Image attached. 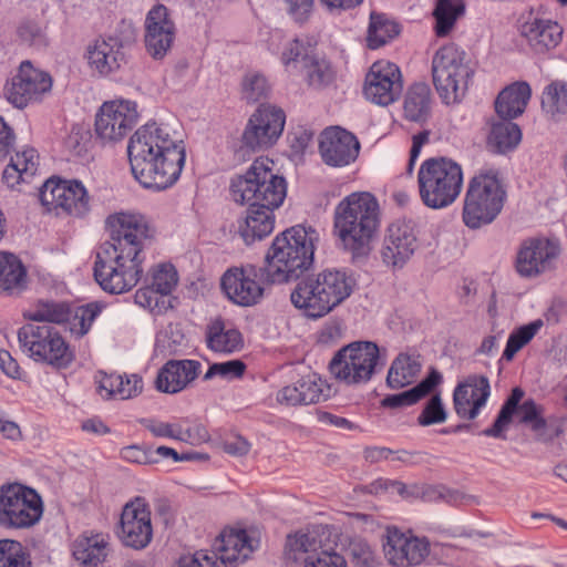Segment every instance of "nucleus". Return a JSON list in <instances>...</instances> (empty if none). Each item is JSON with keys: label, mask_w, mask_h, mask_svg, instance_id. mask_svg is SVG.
<instances>
[{"label": "nucleus", "mask_w": 567, "mask_h": 567, "mask_svg": "<svg viewBox=\"0 0 567 567\" xmlns=\"http://www.w3.org/2000/svg\"><path fill=\"white\" fill-rule=\"evenodd\" d=\"M111 240L96 254L94 278L100 287L118 295L134 288L143 274V250L152 244L154 229L141 214L117 213L107 218Z\"/></svg>", "instance_id": "nucleus-1"}, {"label": "nucleus", "mask_w": 567, "mask_h": 567, "mask_svg": "<svg viewBox=\"0 0 567 567\" xmlns=\"http://www.w3.org/2000/svg\"><path fill=\"white\" fill-rule=\"evenodd\" d=\"M127 154L135 179L145 188L163 190L176 183L184 163L183 143L156 123L140 127L130 138Z\"/></svg>", "instance_id": "nucleus-2"}, {"label": "nucleus", "mask_w": 567, "mask_h": 567, "mask_svg": "<svg viewBox=\"0 0 567 567\" xmlns=\"http://www.w3.org/2000/svg\"><path fill=\"white\" fill-rule=\"evenodd\" d=\"M380 227V206L369 192H354L334 208L333 230L352 259L367 258Z\"/></svg>", "instance_id": "nucleus-3"}, {"label": "nucleus", "mask_w": 567, "mask_h": 567, "mask_svg": "<svg viewBox=\"0 0 567 567\" xmlns=\"http://www.w3.org/2000/svg\"><path fill=\"white\" fill-rule=\"evenodd\" d=\"M319 235L312 227L293 226L278 235L266 257V276L271 284L297 280L313 262Z\"/></svg>", "instance_id": "nucleus-4"}, {"label": "nucleus", "mask_w": 567, "mask_h": 567, "mask_svg": "<svg viewBox=\"0 0 567 567\" xmlns=\"http://www.w3.org/2000/svg\"><path fill=\"white\" fill-rule=\"evenodd\" d=\"M354 278L344 270L328 268L299 281L291 291L292 305L312 319L322 318L353 292Z\"/></svg>", "instance_id": "nucleus-5"}, {"label": "nucleus", "mask_w": 567, "mask_h": 567, "mask_svg": "<svg viewBox=\"0 0 567 567\" xmlns=\"http://www.w3.org/2000/svg\"><path fill=\"white\" fill-rule=\"evenodd\" d=\"M272 162L257 158L244 175L231 181L230 193L236 203L252 207L278 208L287 194L284 177L272 172Z\"/></svg>", "instance_id": "nucleus-6"}, {"label": "nucleus", "mask_w": 567, "mask_h": 567, "mask_svg": "<svg viewBox=\"0 0 567 567\" xmlns=\"http://www.w3.org/2000/svg\"><path fill=\"white\" fill-rule=\"evenodd\" d=\"M507 193L498 174L493 171L473 176L464 197L462 219L470 229L492 224L501 214Z\"/></svg>", "instance_id": "nucleus-7"}, {"label": "nucleus", "mask_w": 567, "mask_h": 567, "mask_svg": "<svg viewBox=\"0 0 567 567\" xmlns=\"http://www.w3.org/2000/svg\"><path fill=\"white\" fill-rule=\"evenodd\" d=\"M420 197L425 206L440 209L453 204L463 188V171L447 157L424 161L417 173Z\"/></svg>", "instance_id": "nucleus-8"}, {"label": "nucleus", "mask_w": 567, "mask_h": 567, "mask_svg": "<svg viewBox=\"0 0 567 567\" xmlns=\"http://www.w3.org/2000/svg\"><path fill=\"white\" fill-rule=\"evenodd\" d=\"M474 73L467 53L455 43L441 47L433 55V84L445 104L462 101Z\"/></svg>", "instance_id": "nucleus-9"}, {"label": "nucleus", "mask_w": 567, "mask_h": 567, "mask_svg": "<svg viewBox=\"0 0 567 567\" xmlns=\"http://www.w3.org/2000/svg\"><path fill=\"white\" fill-rule=\"evenodd\" d=\"M18 339L23 350L37 362L64 369L74 359L68 343L50 324H25L19 329Z\"/></svg>", "instance_id": "nucleus-10"}, {"label": "nucleus", "mask_w": 567, "mask_h": 567, "mask_svg": "<svg viewBox=\"0 0 567 567\" xmlns=\"http://www.w3.org/2000/svg\"><path fill=\"white\" fill-rule=\"evenodd\" d=\"M379 360V348L374 342L357 341L341 348L329 364L331 374L348 384L368 382Z\"/></svg>", "instance_id": "nucleus-11"}, {"label": "nucleus", "mask_w": 567, "mask_h": 567, "mask_svg": "<svg viewBox=\"0 0 567 567\" xmlns=\"http://www.w3.org/2000/svg\"><path fill=\"white\" fill-rule=\"evenodd\" d=\"M43 513L40 495L21 484L0 487V525L7 528H28L39 522Z\"/></svg>", "instance_id": "nucleus-12"}, {"label": "nucleus", "mask_w": 567, "mask_h": 567, "mask_svg": "<svg viewBox=\"0 0 567 567\" xmlns=\"http://www.w3.org/2000/svg\"><path fill=\"white\" fill-rule=\"evenodd\" d=\"M329 536L326 529L289 535L287 555L300 567H348L346 558L323 543Z\"/></svg>", "instance_id": "nucleus-13"}, {"label": "nucleus", "mask_w": 567, "mask_h": 567, "mask_svg": "<svg viewBox=\"0 0 567 567\" xmlns=\"http://www.w3.org/2000/svg\"><path fill=\"white\" fill-rule=\"evenodd\" d=\"M272 285L265 267L247 265L227 270L221 278V288L236 305L250 307L264 296V285Z\"/></svg>", "instance_id": "nucleus-14"}, {"label": "nucleus", "mask_w": 567, "mask_h": 567, "mask_svg": "<svg viewBox=\"0 0 567 567\" xmlns=\"http://www.w3.org/2000/svg\"><path fill=\"white\" fill-rule=\"evenodd\" d=\"M39 198L48 210L61 208L75 217H83L90 210L87 192L78 181L51 177L40 188Z\"/></svg>", "instance_id": "nucleus-15"}, {"label": "nucleus", "mask_w": 567, "mask_h": 567, "mask_svg": "<svg viewBox=\"0 0 567 567\" xmlns=\"http://www.w3.org/2000/svg\"><path fill=\"white\" fill-rule=\"evenodd\" d=\"M402 91L401 71L394 63L377 61L371 65L363 87L367 100L388 106L400 99Z\"/></svg>", "instance_id": "nucleus-16"}, {"label": "nucleus", "mask_w": 567, "mask_h": 567, "mask_svg": "<svg viewBox=\"0 0 567 567\" xmlns=\"http://www.w3.org/2000/svg\"><path fill=\"white\" fill-rule=\"evenodd\" d=\"M136 104L131 101L105 102L95 118V133L103 142H117L125 137L137 121Z\"/></svg>", "instance_id": "nucleus-17"}, {"label": "nucleus", "mask_w": 567, "mask_h": 567, "mask_svg": "<svg viewBox=\"0 0 567 567\" xmlns=\"http://www.w3.org/2000/svg\"><path fill=\"white\" fill-rule=\"evenodd\" d=\"M52 80L49 74L34 69L30 62H22L16 75L7 82L3 94L9 103L23 109L51 90Z\"/></svg>", "instance_id": "nucleus-18"}, {"label": "nucleus", "mask_w": 567, "mask_h": 567, "mask_svg": "<svg viewBox=\"0 0 567 567\" xmlns=\"http://www.w3.org/2000/svg\"><path fill=\"white\" fill-rule=\"evenodd\" d=\"M285 113L275 106H262L250 117L244 134L243 148L258 151L271 146L281 135Z\"/></svg>", "instance_id": "nucleus-19"}, {"label": "nucleus", "mask_w": 567, "mask_h": 567, "mask_svg": "<svg viewBox=\"0 0 567 567\" xmlns=\"http://www.w3.org/2000/svg\"><path fill=\"white\" fill-rule=\"evenodd\" d=\"M117 534L125 546L134 549H143L151 543V512L143 498L137 497L124 506Z\"/></svg>", "instance_id": "nucleus-20"}, {"label": "nucleus", "mask_w": 567, "mask_h": 567, "mask_svg": "<svg viewBox=\"0 0 567 567\" xmlns=\"http://www.w3.org/2000/svg\"><path fill=\"white\" fill-rule=\"evenodd\" d=\"M176 28L168 9L154 6L145 19V48L155 60H162L171 51L175 41Z\"/></svg>", "instance_id": "nucleus-21"}, {"label": "nucleus", "mask_w": 567, "mask_h": 567, "mask_svg": "<svg viewBox=\"0 0 567 567\" xmlns=\"http://www.w3.org/2000/svg\"><path fill=\"white\" fill-rule=\"evenodd\" d=\"M430 554V543L398 529H389L384 555L393 567L420 566Z\"/></svg>", "instance_id": "nucleus-22"}, {"label": "nucleus", "mask_w": 567, "mask_h": 567, "mask_svg": "<svg viewBox=\"0 0 567 567\" xmlns=\"http://www.w3.org/2000/svg\"><path fill=\"white\" fill-rule=\"evenodd\" d=\"M414 228L405 221L392 223L384 235L381 258L392 268H402L417 249Z\"/></svg>", "instance_id": "nucleus-23"}, {"label": "nucleus", "mask_w": 567, "mask_h": 567, "mask_svg": "<svg viewBox=\"0 0 567 567\" xmlns=\"http://www.w3.org/2000/svg\"><path fill=\"white\" fill-rule=\"evenodd\" d=\"M358 138L340 126L326 128L321 133L319 152L322 161L332 167H343L354 162L359 155Z\"/></svg>", "instance_id": "nucleus-24"}, {"label": "nucleus", "mask_w": 567, "mask_h": 567, "mask_svg": "<svg viewBox=\"0 0 567 567\" xmlns=\"http://www.w3.org/2000/svg\"><path fill=\"white\" fill-rule=\"evenodd\" d=\"M259 545L260 534L257 530L229 528L221 532L214 547L226 567H235L247 560Z\"/></svg>", "instance_id": "nucleus-25"}, {"label": "nucleus", "mask_w": 567, "mask_h": 567, "mask_svg": "<svg viewBox=\"0 0 567 567\" xmlns=\"http://www.w3.org/2000/svg\"><path fill=\"white\" fill-rule=\"evenodd\" d=\"M558 254V246L549 239H526L517 254V272L523 277H534L543 274L550 268Z\"/></svg>", "instance_id": "nucleus-26"}, {"label": "nucleus", "mask_w": 567, "mask_h": 567, "mask_svg": "<svg viewBox=\"0 0 567 567\" xmlns=\"http://www.w3.org/2000/svg\"><path fill=\"white\" fill-rule=\"evenodd\" d=\"M518 30L529 48L537 53L556 48L561 41L564 31L558 22L533 14L519 22Z\"/></svg>", "instance_id": "nucleus-27"}, {"label": "nucleus", "mask_w": 567, "mask_h": 567, "mask_svg": "<svg viewBox=\"0 0 567 567\" xmlns=\"http://www.w3.org/2000/svg\"><path fill=\"white\" fill-rule=\"evenodd\" d=\"M86 56L91 69L101 75L117 71L125 62L123 43L117 38H99L87 45Z\"/></svg>", "instance_id": "nucleus-28"}, {"label": "nucleus", "mask_w": 567, "mask_h": 567, "mask_svg": "<svg viewBox=\"0 0 567 567\" xmlns=\"http://www.w3.org/2000/svg\"><path fill=\"white\" fill-rule=\"evenodd\" d=\"M199 368L195 360H169L158 371L155 388L163 393L181 392L196 379Z\"/></svg>", "instance_id": "nucleus-29"}, {"label": "nucleus", "mask_w": 567, "mask_h": 567, "mask_svg": "<svg viewBox=\"0 0 567 567\" xmlns=\"http://www.w3.org/2000/svg\"><path fill=\"white\" fill-rule=\"evenodd\" d=\"M39 155L32 147H22L10 156V163L2 173V182L9 188H16L21 183H29L35 175Z\"/></svg>", "instance_id": "nucleus-30"}, {"label": "nucleus", "mask_w": 567, "mask_h": 567, "mask_svg": "<svg viewBox=\"0 0 567 567\" xmlns=\"http://www.w3.org/2000/svg\"><path fill=\"white\" fill-rule=\"evenodd\" d=\"M532 90L526 82H516L505 87L495 101V111L502 120H512L524 113Z\"/></svg>", "instance_id": "nucleus-31"}, {"label": "nucleus", "mask_w": 567, "mask_h": 567, "mask_svg": "<svg viewBox=\"0 0 567 567\" xmlns=\"http://www.w3.org/2000/svg\"><path fill=\"white\" fill-rule=\"evenodd\" d=\"M206 343L214 352L234 353L243 349L244 339L239 330L227 328L226 323L218 318L207 326Z\"/></svg>", "instance_id": "nucleus-32"}, {"label": "nucleus", "mask_w": 567, "mask_h": 567, "mask_svg": "<svg viewBox=\"0 0 567 567\" xmlns=\"http://www.w3.org/2000/svg\"><path fill=\"white\" fill-rule=\"evenodd\" d=\"M274 210L249 206L246 218L239 225V234L247 245L268 236L275 225Z\"/></svg>", "instance_id": "nucleus-33"}, {"label": "nucleus", "mask_w": 567, "mask_h": 567, "mask_svg": "<svg viewBox=\"0 0 567 567\" xmlns=\"http://www.w3.org/2000/svg\"><path fill=\"white\" fill-rule=\"evenodd\" d=\"M99 391L104 398L116 396L121 400L137 396L143 390V380L138 374H104L99 381Z\"/></svg>", "instance_id": "nucleus-34"}, {"label": "nucleus", "mask_w": 567, "mask_h": 567, "mask_svg": "<svg viewBox=\"0 0 567 567\" xmlns=\"http://www.w3.org/2000/svg\"><path fill=\"white\" fill-rule=\"evenodd\" d=\"M27 286V270L11 252L0 251V292L16 295Z\"/></svg>", "instance_id": "nucleus-35"}, {"label": "nucleus", "mask_w": 567, "mask_h": 567, "mask_svg": "<svg viewBox=\"0 0 567 567\" xmlns=\"http://www.w3.org/2000/svg\"><path fill=\"white\" fill-rule=\"evenodd\" d=\"M441 382L442 374L437 370L432 369L427 377L414 388L398 394L384 396L381 401V406L398 409L413 405L430 394Z\"/></svg>", "instance_id": "nucleus-36"}, {"label": "nucleus", "mask_w": 567, "mask_h": 567, "mask_svg": "<svg viewBox=\"0 0 567 567\" xmlns=\"http://www.w3.org/2000/svg\"><path fill=\"white\" fill-rule=\"evenodd\" d=\"M419 355L400 353L391 363L386 375V385L393 390L412 384L421 372Z\"/></svg>", "instance_id": "nucleus-37"}, {"label": "nucleus", "mask_w": 567, "mask_h": 567, "mask_svg": "<svg viewBox=\"0 0 567 567\" xmlns=\"http://www.w3.org/2000/svg\"><path fill=\"white\" fill-rule=\"evenodd\" d=\"M478 382L482 384L480 390L483 392L475 402H473V399L471 398V383L467 382V378L464 380V382L458 383L454 390V410L456 414L462 419L474 420L478 415L481 409L486 404L488 399L486 382L485 380H478Z\"/></svg>", "instance_id": "nucleus-38"}, {"label": "nucleus", "mask_w": 567, "mask_h": 567, "mask_svg": "<svg viewBox=\"0 0 567 567\" xmlns=\"http://www.w3.org/2000/svg\"><path fill=\"white\" fill-rule=\"evenodd\" d=\"M73 556L85 566H97L107 556V542L103 535L81 536L73 544Z\"/></svg>", "instance_id": "nucleus-39"}, {"label": "nucleus", "mask_w": 567, "mask_h": 567, "mask_svg": "<svg viewBox=\"0 0 567 567\" xmlns=\"http://www.w3.org/2000/svg\"><path fill=\"white\" fill-rule=\"evenodd\" d=\"M522 140V132L517 124L509 120L492 123L487 144L495 153L504 154L514 150Z\"/></svg>", "instance_id": "nucleus-40"}, {"label": "nucleus", "mask_w": 567, "mask_h": 567, "mask_svg": "<svg viewBox=\"0 0 567 567\" xmlns=\"http://www.w3.org/2000/svg\"><path fill=\"white\" fill-rule=\"evenodd\" d=\"M431 113V89L426 83H415L406 92L404 114L406 118L425 121Z\"/></svg>", "instance_id": "nucleus-41"}, {"label": "nucleus", "mask_w": 567, "mask_h": 567, "mask_svg": "<svg viewBox=\"0 0 567 567\" xmlns=\"http://www.w3.org/2000/svg\"><path fill=\"white\" fill-rule=\"evenodd\" d=\"M542 109L553 121H560L567 114V82L553 81L542 95Z\"/></svg>", "instance_id": "nucleus-42"}, {"label": "nucleus", "mask_w": 567, "mask_h": 567, "mask_svg": "<svg viewBox=\"0 0 567 567\" xmlns=\"http://www.w3.org/2000/svg\"><path fill=\"white\" fill-rule=\"evenodd\" d=\"M464 11L465 3L463 0H437L433 11L436 21V35H447L454 28L456 20L463 16Z\"/></svg>", "instance_id": "nucleus-43"}, {"label": "nucleus", "mask_w": 567, "mask_h": 567, "mask_svg": "<svg viewBox=\"0 0 567 567\" xmlns=\"http://www.w3.org/2000/svg\"><path fill=\"white\" fill-rule=\"evenodd\" d=\"M523 396L524 391L520 388H514L511 395L502 405L493 425L488 429H485L482 434L489 437L506 439L504 432L509 426L516 410L520 406L519 402Z\"/></svg>", "instance_id": "nucleus-44"}, {"label": "nucleus", "mask_w": 567, "mask_h": 567, "mask_svg": "<svg viewBox=\"0 0 567 567\" xmlns=\"http://www.w3.org/2000/svg\"><path fill=\"white\" fill-rule=\"evenodd\" d=\"M300 72L305 74L308 84L315 87H322L333 79L330 63L310 53L302 55Z\"/></svg>", "instance_id": "nucleus-45"}, {"label": "nucleus", "mask_w": 567, "mask_h": 567, "mask_svg": "<svg viewBox=\"0 0 567 567\" xmlns=\"http://www.w3.org/2000/svg\"><path fill=\"white\" fill-rule=\"evenodd\" d=\"M515 414L517 415L519 423L530 426L533 431L538 433L540 436H544L545 439H553L554 436H558L561 432L559 426H556L549 434H545V430L549 427L542 416L540 406L537 405L536 402L532 399L524 401L516 410Z\"/></svg>", "instance_id": "nucleus-46"}, {"label": "nucleus", "mask_w": 567, "mask_h": 567, "mask_svg": "<svg viewBox=\"0 0 567 567\" xmlns=\"http://www.w3.org/2000/svg\"><path fill=\"white\" fill-rule=\"evenodd\" d=\"M399 33L400 28L395 22L386 20L383 16L371 13L367 38L370 49L374 50L384 45Z\"/></svg>", "instance_id": "nucleus-47"}, {"label": "nucleus", "mask_w": 567, "mask_h": 567, "mask_svg": "<svg viewBox=\"0 0 567 567\" xmlns=\"http://www.w3.org/2000/svg\"><path fill=\"white\" fill-rule=\"evenodd\" d=\"M543 327L544 321L542 319H536L515 329L508 337L506 348L503 352V359L512 361L515 354L529 343Z\"/></svg>", "instance_id": "nucleus-48"}, {"label": "nucleus", "mask_w": 567, "mask_h": 567, "mask_svg": "<svg viewBox=\"0 0 567 567\" xmlns=\"http://www.w3.org/2000/svg\"><path fill=\"white\" fill-rule=\"evenodd\" d=\"M303 404H313L330 396V386L317 374H308L297 381Z\"/></svg>", "instance_id": "nucleus-49"}, {"label": "nucleus", "mask_w": 567, "mask_h": 567, "mask_svg": "<svg viewBox=\"0 0 567 567\" xmlns=\"http://www.w3.org/2000/svg\"><path fill=\"white\" fill-rule=\"evenodd\" d=\"M29 554L23 545L13 539H0V567H30Z\"/></svg>", "instance_id": "nucleus-50"}, {"label": "nucleus", "mask_w": 567, "mask_h": 567, "mask_svg": "<svg viewBox=\"0 0 567 567\" xmlns=\"http://www.w3.org/2000/svg\"><path fill=\"white\" fill-rule=\"evenodd\" d=\"M270 85L266 76L257 71L247 72L241 81L243 99L247 102L255 103L267 97Z\"/></svg>", "instance_id": "nucleus-51"}, {"label": "nucleus", "mask_w": 567, "mask_h": 567, "mask_svg": "<svg viewBox=\"0 0 567 567\" xmlns=\"http://www.w3.org/2000/svg\"><path fill=\"white\" fill-rule=\"evenodd\" d=\"M70 309L64 303L41 302L30 312L29 319L38 322L62 323L69 320Z\"/></svg>", "instance_id": "nucleus-52"}, {"label": "nucleus", "mask_w": 567, "mask_h": 567, "mask_svg": "<svg viewBox=\"0 0 567 567\" xmlns=\"http://www.w3.org/2000/svg\"><path fill=\"white\" fill-rule=\"evenodd\" d=\"M178 281L175 268L169 264L159 265L152 275L151 287L161 296L169 295Z\"/></svg>", "instance_id": "nucleus-53"}, {"label": "nucleus", "mask_w": 567, "mask_h": 567, "mask_svg": "<svg viewBox=\"0 0 567 567\" xmlns=\"http://www.w3.org/2000/svg\"><path fill=\"white\" fill-rule=\"evenodd\" d=\"M106 310V306L102 302H90L81 306L74 313V326H80L78 331L79 336H84L89 332L93 321Z\"/></svg>", "instance_id": "nucleus-54"}, {"label": "nucleus", "mask_w": 567, "mask_h": 567, "mask_svg": "<svg viewBox=\"0 0 567 567\" xmlns=\"http://www.w3.org/2000/svg\"><path fill=\"white\" fill-rule=\"evenodd\" d=\"M447 417L440 394L433 395L425 404L423 411L417 416V423L421 426H429L445 422Z\"/></svg>", "instance_id": "nucleus-55"}, {"label": "nucleus", "mask_w": 567, "mask_h": 567, "mask_svg": "<svg viewBox=\"0 0 567 567\" xmlns=\"http://www.w3.org/2000/svg\"><path fill=\"white\" fill-rule=\"evenodd\" d=\"M349 551L353 567H379L375 553L367 542H352Z\"/></svg>", "instance_id": "nucleus-56"}, {"label": "nucleus", "mask_w": 567, "mask_h": 567, "mask_svg": "<svg viewBox=\"0 0 567 567\" xmlns=\"http://www.w3.org/2000/svg\"><path fill=\"white\" fill-rule=\"evenodd\" d=\"M246 370V364L241 360H230L220 363L212 364L204 375V380H210L216 375L224 379L231 380L243 377Z\"/></svg>", "instance_id": "nucleus-57"}, {"label": "nucleus", "mask_w": 567, "mask_h": 567, "mask_svg": "<svg viewBox=\"0 0 567 567\" xmlns=\"http://www.w3.org/2000/svg\"><path fill=\"white\" fill-rule=\"evenodd\" d=\"M305 53H310L309 47H306L299 39H293L282 51V63L291 71H300Z\"/></svg>", "instance_id": "nucleus-58"}, {"label": "nucleus", "mask_w": 567, "mask_h": 567, "mask_svg": "<svg viewBox=\"0 0 567 567\" xmlns=\"http://www.w3.org/2000/svg\"><path fill=\"white\" fill-rule=\"evenodd\" d=\"M140 423L148 430L155 437H168L173 440L179 439L181 424L168 423L156 419H141Z\"/></svg>", "instance_id": "nucleus-59"}, {"label": "nucleus", "mask_w": 567, "mask_h": 567, "mask_svg": "<svg viewBox=\"0 0 567 567\" xmlns=\"http://www.w3.org/2000/svg\"><path fill=\"white\" fill-rule=\"evenodd\" d=\"M209 440L207 429L200 423H193L188 427L183 429L181 425V434L178 441L197 446Z\"/></svg>", "instance_id": "nucleus-60"}, {"label": "nucleus", "mask_w": 567, "mask_h": 567, "mask_svg": "<svg viewBox=\"0 0 567 567\" xmlns=\"http://www.w3.org/2000/svg\"><path fill=\"white\" fill-rule=\"evenodd\" d=\"M16 140L13 130L0 116V159H4L13 151H17Z\"/></svg>", "instance_id": "nucleus-61"}, {"label": "nucleus", "mask_w": 567, "mask_h": 567, "mask_svg": "<svg viewBox=\"0 0 567 567\" xmlns=\"http://www.w3.org/2000/svg\"><path fill=\"white\" fill-rule=\"evenodd\" d=\"M289 13L297 22H305L309 19L315 0H287Z\"/></svg>", "instance_id": "nucleus-62"}, {"label": "nucleus", "mask_w": 567, "mask_h": 567, "mask_svg": "<svg viewBox=\"0 0 567 567\" xmlns=\"http://www.w3.org/2000/svg\"><path fill=\"white\" fill-rule=\"evenodd\" d=\"M350 518L367 532H374L383 524L379 516L368 513H351Z\"/></svg>", "instance_id": "nucleus-63"}, {"label": "nucleus", "mask_w": 567, "mask_h": 567, "mask_svg": "<svg viewBox=\"0 0 567 567\" xmlns=\"http://www.w3.org/2000/svg\"><path fill=\"white\" fill-rule=\"evenodd\" d=\"M277 400L281 404L291 406L303 404L297 382L282 388L277 394Z\"/></svg>", "instance_id": "nucleus-64"}]
</instances>
